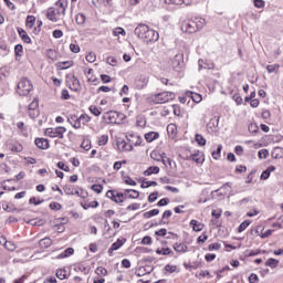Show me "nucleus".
I'll return each instance as SVG.
<instances>
[{"label": "nucleus", "mask_w": 283, "mask_h": 283, "mask_svg": "<svg viewBox=\"0 0 283 283\" xmlns=\"http://www.w3.org/2000/svg\"><path fill=\"white\" fill-rule=\"evenodd\" d=\"M39 244H40L41 249H50V247H52V239L44 238V239L40 240Z\"/></svg>", "instance_id": "nucleus-28"}, {"label": "nucleus", "mask_w": 283, "mask_h": 283, "mask_svg": "<svg viewBox=\"0 0 283 283\" xmlns=\"http://www.w3.org/2000/svg\"><path fill=\"white\" fill-rule=\"evenodd\" d=\"M277 264H280L277 259L271 258L265 261V266H270V269H277Z\"/></svg>", "instance_id": "nucleus-31"}, {"label": "nucleus", "mask_w": 283, "mask_h": 283, "mask_svg": "<svg viewBox=\"0 0 283 283\" xmlns=\"http://www.w3.org/2000/svg\"><path fill=\"white\" fill-rule=\"evenodd\" d=\"M90 120H92V118L90 117V115H87V114H82L81 116H80V123L82 122V123H90Z\"/></svg>", "instance_id": "nucleus-56"}, {"label": "nucleus", "mask_w": 283, "mask_h": 283, "mask_svg": "<svg viewBox=\"0 0 283 283\" xmlns=\"http://www.w3.org/2000/svg\"><path fill=\"white\" fill-rule=\"evenodd\" d=\"M32 82L25 77L18 83V94L20 96H28L32 92Z\"/></svg>", "instance_id": "nucleus-2"}, {"label": "nucleus", "mask_w": 283, "mask_h": 283, "mask_svg": "<svg viewBox=\"0 0 283 283\" xmlns=\"http://www.w3.org/2000/svg\"><path fill=\"white\" fill-rule=\"evenodd\" d=\"M28 115L30 118H36L39 116V101L33 99L28 107Z\"/></svg>", "instance_id": "nucleus-9"}, {"label": "nucleus", "mask_w": 283, "mask_h": 283, "mask_svg": "<svg viewBox=\"0 0 283 283\" xmlns=\"http://www.w3.org/2000/svg\"><path fill=\"white\" fill-rule=\"evenodd\" d=\"M57 167H59V169H62V171H70V167L65 166V164L63 161H59Z\"/></svg>", "instance_id": "nucleus-61"}, {"label": "nucleus", "mask_w": 283, "mask_h": 283, "mask_svg": "<svg viewBox=\"0 0 283 283\" xmlns=\"http://www.w3.org/2000/svg\"><path fill=\"white\" fill-rule=\"evenodd\" d=\"M67 132V129L63 126H59L55 128H46L45 135L50 136V138H63V134Z\"/></svg>", "instance_id": "nucleus-5"}, {"label": "nucleus", "mask_w": 283, "mask_h": 283, "mask_svg": "<svg viewBox=\"0 0 283 283\" xmlns=\"http://www.w3.org/2000/svg\"><path fill=\"white\" fill-rule=\"evenodd\" d=\"M90 112L93 114V116H99L101 115V108L96 106H90Z\"/></svg>", "instance_id": "nucleus-51"}, {"label": "nucleus", "mask_w": 283, "mask_h": 283, "mask_svg": "<svg viewBox=\"0 0 283 283\" xmlns=\"http://www.w3.org/2000/svg\"><path fill=\"white\" fill-rule=\"evenodd\" d=\"M148 30H149V27L147 24H139L135 29V34L136 36H138V39H142V41H144Z\"/></svg>", "instance_id": "nucleus-10"}, {"label": "nucleus", "mask_w": 283, "mask_h": 283, "mask_svg": "<svg viewBox=\"0 0 283 283\" xmlns=\"http://www.w3.org/2000/svg\"><path fill=\"white\" fill-rule=\"evenodd\" d=\"M85 14L83 13H77L75 17V21L77 23V25H85Z\"/></svg>", "instance_id": "nucleus-34"}, {"label": "nucleus", "mask_w": 283, "mask_h": 283, "mask_svg": "<svg viewBox=\"0 0 283 283\" xmlns=\"http://www.w3.org/2000/svg\"><path fill=\"white\" fill-rule=\"evenodd\" d=\"M96 275H103L104 277L107 276V269L103 266H98L95 270Z\"/></svg>", "instance_id": "nucleus-45"}, {"label": "nucleus", "mask_w": 283, "mask_h": 283, "mask_svg": "<svg viewBox=\"0 0 283 283\" xmlns=\"http://www.w3.org/2000/svg\"><path fill=\"white\" fill-rule=\"evenodd\" d=\"M56 277L59 280H65V277H67V275L65 274V270H57L56 271Z\"/></svg>", "instance_id": "nucleus-52"}, {"label": "nucleus", "mask_w": 283, "mask_h": 283, "mask_svg": "<svg viewBox=\"0 0 283 283\" xmlns=\"http://www.w3.org/2000/svg\"><path fill=\"white\" fill-rule=\"evenodd\" d=\"M255 8H264L265 2L264 0H254Z\"/></svg>", "instance_id": "nucleus-63"}, {"label": "nucleus", "mask_w": 283, "mask_h": 283, "mask_svg": "<svg viewBox=\"0 0 283 283\" xmlns=\"http://www.w3.org/2000/svg\"><path fill=\"white\" fill-rule=\"evenodd\" d=\"M187 160H193V163H197V165H202V163H205V155L198 150L195 154L188 156Z\"/></svg>", "instance_id": "nucleus-14"}, {"label": "nucleus", "mask_w": 283, "mask_h": 283, "mask_svg": "<svg viewBox=\"0 0 283 283\" xmlns=\"http://www.w3.org/2000/svg\"><path fill=\"white\" fill-rule=\"evenodd\" d=\"M29 223H31L32 227H43V220L36 221V219H32Z\"/></svg>", "instance_id": "nucleus-57"}, {"label": "nucleus", "mask_w": 283, "mask_h": 283, "mask_svg": "<svg viewBox=\"0 0 283 283\" xmlns=\"http://www.w3.org/2000/svg\"><path fill=\"white\" fill-rule=\"evenodd\" d=\"M70 255H74V250L72 248L66 249L64 252L57 255V260H63L64 258H70Z\"/></svg>", "instance_id": "nucleus-30"}, {"label": "nucleus", "mask_w": 283, "mask_h": 283, "mask_svg": "<svg viewBox=\"0 0 283 283\" xmlns=\"http://www.w3.org/2000/svg\"><path fill=\"white\" fill-rule=\"evenodd\" d=\"M106 198H109L113 200V202L120 205V202H125V200H127V192H116L114 190H108L106 192Z\"/></svg>", "instance_id": "nucleus-4"}, {"label": "nucleus", "mask_w": 283, "mask_h": 283, "mask_svg": "<svg viewBox=\"0 0 283 283\" xmlns=\"http://www.w3.org/2000/svg\"><path fill=\"white\" fill-rule=\"evenodd\" d=\"M123 244H125V240L118 239L115 243L112 244V251H118V249L123 247Z\"/></svg>", "instance_id": "nucleus-40"}, {"label": "nucleus", "mask_w": 283, "mask_h": 283, "mask_svg": "<svg viewBox=\"0 0 283 283\" xmlns=\"http://www.w3.org/2000/svg\"><path fill=\"white\" fill-rule=\"evenodd\" d=\"M15 56H22L23 55V45L17 44L14 46Z\"/></svg>", "instance_id": "nucleus-47"}, {"label": "nucleus", "mask_w": 283, "mask_h": 283, "mask_svg": "<svg viewBox=\"0 0 283 283\" xmlns=\"http://www.w3.org/2000/svg\"><path fill=\"white\" fill-rule=\"evenodd\" d=\"M76 190V188L73 185L66 184L63 187V191L66 196H74V191Z\"/></svg>", "instance_id": "nucleus-29"}, {"label": "nucleus", "mask_w": 283, "mask_h": 283, "mask_svg": "<svg viewBox=\"0 0 283 283\" xmlns=\"http://www.w3.org/2000/svg\"><path fill=\"white\" fill-rule=\"evenodd\" d=\"M126 138L128 140V143H130L132 147H140V145L143 144V137H140L138 134H134V133H127Z\"/></svg>", "instance_id": "nucleus-8"}, {"label": "nucleus", "mask_w": 283, "mask_h": 283, "mask_svg": "<svg viewBox=\"0 0 283 283\" xmlns=\"http://www.w3.org/2000/svg\"><path fill=\"white\" fill-rule=\"evenodd\" d=\"M233 101L237 103V105H240L242 103V96H240V94H234L233 95Z\"/></svg>", "instance_id": "nucleus-62"}, {"label": "nucleus", "mask_w": 283, "mask_h": 283, "mask_svg": "<svg viewBox=\"0 0 283 283\" xmlns=\"http://www.w3.org/2000/svg\"><path fill=\"white\" fill-rule=\"evenodd\" d=\"M112 3V0H93V6H104L107 8Z\"/></svg>", "instance_id": "nucleus-35"}, {"label": "nucleus", "mask_w": 283, "mask_h": 283, "mask_svg": "<svg viewBox=\"0 0 283 283\" xmlns=\"http://www.w3.org/2000/svg\"><path fill=\"white\" fill-rule=\"evenodd\" d=\"M136 125L137 127H145L147 125V119H145V116L138 115L136 117Z\"/></svg>", "instance_id": "nucleus-32"}, {"label": "nucleus", "mask_w": 283, "mask_h": 283, "mask_svg": "<svg viewBox=\"0 0 283 283\" xmlns=\"http://www.w3.org/2000/svg\"><path fill=\"white\" fill-rule=\"evenodd\" d=\"M192 21L195 23V28H197V32L199 30H202V28H205V25L207 24V21L202 18H195Z\"/></svg>", "instance_id": "nucleus-23"}, {"label": "nucleus", "mask_w": 283, "mask_h": 283, "mask_svg": "<svg viewBox=\"0 0 283 283\" xmlns=\"http://www.w3.org/2000/svg\"><path fill=\"white\" fill-rule=\"evenodd\" d=\"M165 155H166L165 153L160 154L158 150H153L150 153V158L153 160H156V163H163Z\"/></svg>", "instance_id": "nucleus-20"}, {"label": "nucleus", "mask_w": 283, "mask_h": 283, "mask_svg": "<svg viewBox=\"0 0 283 283\" xmlns=\"http://www.w3.org/2000/svg\"><path fill=\"white\" fill-rule=\"evenodd\" d=\"M124 193L127 195L126 198H130V199H134V200H136L140 196V192H138L137 190H133V189H126L124 191Z\"/></svg>", "instance_id": "nucleus-27"}, {"label": "nucleus", "mask_w": 283, "mask_h": 283, "mask_svg": "<svg viewBox=\"0 0 283 283\" xmlns=\"http://www.w3.org/2000/svg\"><path fill=\"white\" fill-rule=\"evenodd\" d=\"M92 190L95 191V193H102L103 192V186L101 185H93Z\"/></svg>", "instance_id": "nucleus-60"}, {"label": "nucleus", "mask_w": 283, "mask_h": 283, "mask_svg": "<svg viewBox=\"0 0 283 283\" xmlns=\"http://www.w3.org/2000/svg\"><path fill=\"white\" fill-rule=\"evenodd\" d=\"M249 282H250V283H258V274L252 273V274L249 276Z\"/></svg>", "instance_id": "nucleus-64"}, {"label": "nucleus", "mask_w": 283, "mask_h": 283, "mask_svg": "<svg viewBox=\"0 0 283 283\" xmlns=\"http://www.w3.org/2000/svg\"><path fill=\"white\" fill-rule=\"evenodd\" d=\"M195 140L197 143V145H200V147H205L207 145V139H205V137H202V135H196L195 136Z\"/></svg>", "instance_id": "nucleus-33"}, {"label": "nucleus", "mask_w": 283, "mask_h": 283, "mask_svg": "<svg viewBox=\"0 0 283 283\" xmlns=\"http://www.w3.org/2000/svg\"><path fill=\"white\" fill-rule=\"evenodd\" d=\"M86 61H87V63H94V61H96V54L87 53L86 54Z\"/></svg>", "instance_id": "nucleus-54"}, {"label": "nucleus", "mask_w": 283, "mask_h": 283, "mask_svg": "<svg viewBox=\"0 0 283 283\" xmlns=\"http://www.w3.org/2000/svg\"><path fill=\"white\" fill-rule=\"evenodd\" d=\"M59 70H67L72 67V62H60L57 63Z\"/></svg>", "instance_id": "nucleus-43"}, {"label": "nucleus", "mask_w": 283, "mask_h": 283, "mask_svg": "<svg viewBox=\"0 0 283 283\" xmlns=\"http://www.w3.org/2000/svg\"><path fill=\"white\" fill-rule=\"evenodd\" d=\"M158 213H160V210H158V209H153V210H150V211L145 212V213H144V218H147V219L154 218V216H158Z\"/></svg>", "instance_id": "nucleus-37"}, {"label": "nucleus", "mask_w": 283, "mask_h": 283, "mask_svg": "<svg viewBox=\"0 0 283 283\" xmlns=\"http://www.w3.org/2000/svg\"><path fill=\"white\" fill-rule=\"evenodd\" d=\"M249 224H251V221H243L240 226H239V228H238V231H239V233H242V231H245V229L249 227Z\"/></svg>", "instance_id": "nucleus-48"}, {"label": "nucleus", "mask_w": 283, "mask_h": 283, "mask_svg": "<svg viewBox=\"0 0 283 283\" xmlns=\"http://www.w3.org/2000/svg\"><path fill=\"white\" fill-rule=\"evenodd\" d=\"M35 145L39 149H48L50 147V143L45 138H36Z\"/></svg>", "instance_id": "nucleus-19"}, {"label": "nucleus", "mask_w": 283, "mask_h": 283, "mask_svg": "<svg viewBox=\"0 0 283 283\" xmlns=\"http://www.w3.org/2000/svg\"><path fill=\"white\" fill-rule=\"evenodd\" d=\"M176 94L172 92H164L153 96V101L156 104L169 103V101H174Z\"/></svg>", "instance_id": "nucleus-3"}, {"label": "nucleus", "mask_w": 283, "mask_h": 283, "mask_svg": "<svg viewBox=\"0 0 283 283\" xmlns=\"http://www.w3.org/2000/svg\"><path fill=\"white\" fill-rule=\"evenodd\" d=\"M73 81V90H78L81 87V82L75 76L72 77Z\"/></svg>", "instance_id": "nucleus-59"}, {"label": "nucleus", "mask_w": 283, "mask_h": 283, "mask_svg": "<svg viewBox=\"0 0 283 283\" xmlns=\"http://www.w3.org/2000/svg\"><path fill=\"white\" fill-rule=\"evenodd\" d=\"M36 21V18H34V15H28L27 17V28H34V23Z\"/></svg>", "instance_id": "nucleus-36"}, {"label": "nucleus", "mask_w": 283, "mask_h": 283, "mask_svg": "<svg viewBox=\"0 0 283 283\" xmlns=\"http://www.w3.org/2000/svg\"><path fill=\"white\" fill-rule=\"evenodd\" d=\"M186 96H190V98L193 101V103H201L202 102V95L198 93H193L191 91H188L186 93Z\"/></svg>", "instance_id": "nucleus-24"}, {"label": "nucleus", "mask_w": 283, "mask_h": 283, "mask_svg": "<svg viewBox=\"0 0 283 283\" xmlns=\"http://www.w3.org/2000/svg\"><path fill=\"white\" fill-rule=\"evenodd\" d=\"M159 35L158 32H156L154 29H148L146 32V35L144 36V41L146 43H150L151 41H158Z\"/></svg>", "instance_id": "nucleus-12"}, {"label": "nucleus", "mask_w": 283, "mask_h": 283, "mask_svg": "<svg viewBox=\"0 0 283 283\" xmlns=\"http://www.w3.org/2000/svg\"><path fill=\"white\" fill-rule=\"evenodd\" d=\"M113 34H114V36H120V34H122V36H125L127 34V32H125V29L118 27L113 31Z\"/></svg>", "instance_id": "nucleus-42"}, {"label": "nucleus", "mask_w": 283, "mask_h": 283, "mask_svg": "<svg viewBox=\"0 0 283 283\" xmlns=\"http://www.w3.org/2000/svg\"><path fill=\"white\" fill-rule=\"evenodd\" d=\"M107 63H108V65H112L113 67H115V65L118 63V61L114 56H108Z\"/></svg>", "instance_id": "nucleus-58"}, {"label": "nucleus", "mask_w": 283, "mask_h": 283, "mask_svg": "<svg viewBox=\"0 0 283 283\" xmlns=\"http://www.w3.org/2000/svg\"><path fill=\"white\" fill-rule=\"evenodd\" d=\"M174 250L177 253H187V251H189V248L185 243H175L174 244Z\"/></svg>", "instance_id": "nucleus-22"}, {"label": "nucleus", "mask_w": 283, "mask_h": 283, "mask_svg": "<svg viewBox=\"0 0 283 283\" xmlns=\"http://www.w3.org/2000/svg\"><path fill=\"white\" fill-rule=\"evenodd\" d=\"M181 31L186 34H193L197 32L196 23L193 20H188L181 23Z\"/></svg>", "instance_id": "nucleus-7"}, {"label": "nucleus", "mask_w": 283, "mask_h": 283, "mask_svg": "<svg viewBox=\"0 0 283 283\" xmlns=\"http://www.w3.org/2000/svg\"><path fill=\"white\" fill-rule=\"evenodd\" d=\"M149 187H158V182L156 181H143L142 189H149Z\"/></svg>", "instance_id": "nucleus-39"}, {"label": "nucleus", "mask_w": 283, "mask_h": 283, "mask_svg": "<svg viewBox=\"0 0 283 283\" xmlns=\"http://www.w3.org/2000/svg\"><path fill=\"white\" fill-rule=\"evenodd\" d=\"M118 151H133L134 146L132 144H127L124 139L117 142Z\"/></svg>", "instance_id": "nucleus-15"}, {"label": "nucleus", "mask_w": 283, "mask_h": 283, "mask_svg": "<svg viewBox=\"0 0 283 283\" xmlns=\"http://www.w3.org/2000/svg\"><path fill=\"white\" fill-rule=\"evenodd\" d=\"M4 248L8 251H17V243L12 242V241H8L7 245H4Z\"/></svg>", "instance_id": "nucleus-49"}, {"label": "nucleus", "mask_w": 283, "mask_h": 283, "mask_svg": "<svg viewBox=\"0 0 283 283\" xmlns=\"http://www.w3.org/2000/svg\"><path fill=\"white\" fill-rule=\"evenodd\" d=\"M67 122L74 129H81V118L76 115H69Z\"/></svg>", "instance_id": "nucleus-16"}, {"label": "nucleus", "mask_w": 283, "mask_h": 283, "mask_svg": "<svg viewBox=\"0 0 283 283\" xmlns=\"http://www.w3.org/2000/svg\"><path fill=\"white\" fill-rule=\"evenodd\" d=\"M18 34L24 43H32V39H30V35H28V32H25V30L18 28Z\"/></svg>", "instance_id": "nucleus-21"}, {"label": "nucleus", "mask_w": 283, "mask_h": 283, "mask_svg": "<svg viewBox=\"0 0 283 283\" xmlns=\"http://www.w3.org/2000/svg\"><path fill=\"white\" fill-rule=\"evenodd\" d=\"M56 11L65 17V10H67V0H57L54 4Z\"/></svg>", "instance_id": "nucleus-13"}, {"label": "nucleus", "mask_w": 283, "mask_h": 283, "mask_svg": "<svg viewBox=\"0 0 283 283\" xmlns=\"http://www.w3.org/2000/svg\"><path fill=\"white\" fill-rule=\"evenodd\" d=\"M108 140H109L108 135H102L98 139L99 147H104V145H107Z\"/></svg>", "instance_id": "nucleus-41"}, {"label": "nucleus", "mask_w": 283, "mask_h": 283, "mask_svg": "<svg viewBox=\"0 0 283 283\" xmlns=\"http://www.w3.org/2000/svg\"><path fill=\"white\" fill-rule=\"evenodd\" d=\"M144 138L147 143H154V140H158L160 138V134L158 132H149L144 135Z\"/></svg>", "instance_id": "nucleus-17"}, {"label": "nucleus", "mask_w": 283, "mask_h": 283, "mask_svg": "<svg viewBox=\"0 0 283 283\" xmlns=\"http://www.w3.org/2000/svg\"><path fill=\"white\" fill-rule=\"evenodd\" d=\"M63 17L65 15L60 13L55 7L50 8L46 11V18L49 19V21H52L53 23L61 21Z\"/></svg>", "instance_id": "nucleus-6"}, {"label": "nucleus", "mask_w": 283, "mask_h": 283, "mask_svg": "<svg viewBox=\"0 0 283 283\" xmlns=\"http://www.w3.org/2000/svg\"><path fill=\"white\" fill-rule=\"evenodd\" d=\"M220 154H222V144L217 146V151H212V158H214V160L220 159Z\"/></svg>", "instance_id": "nucleus-38"}, {"label": "nucleus", "mask_w": 283, "mask_h": 283, "mask_svg": "<svg viewBox=\"0 0 283 283\" xmlns=\"http://www.w3.org/2000/svg\"><path fill=\"white\" fill-rule=\"evenodd\" d=\"M190 227H192V231L200 232L205 229V223L199 222L198 220L192 219L190 221Z\"/></svg>", "instance_id": "nucleus-18"}, {"label": "nucleus", "mask_w": 283, "mask_h": 283, "mask_svg": "<svg viewBox=\"0 0 283 283\" xmlns=\"http://www.w3.org/2000/svg\"><path fill=\"white\" fill-rule=\"evenodd\" d=\"M156 253H157V255H170L171 249L164 248L161 250H157Z\"/></svg>", "instance_id": "nucleus-46"}, {"label": "nucleus", "mask_w": 283, "mask_h": 283, "mask_svg": "<svg viewBox=\"0 0 283 283\" xmlns=\"http://www.w3.org/2000/svg\"><path fill=\"white\" fill-rule=\"evenodd\" d=\"M153 174H160V168L158 166H150L144 171V176H153Z\"/></svg>", "instance_id": "nucleus-25"}, {"label": "nucleus", "mask_w": 283, "mask_h": 283, "mask_svg": "<svg viewBox=\"0 0 283 283\" xmlns=\"http://www.w3.org/2000/svg\"><path fill=\"white\" fill-rule=\"evenodd\" d=\"M259 158L265 160V158H269V150L261 149L259 150Z\"/></svg>", "instance_id": "nucleus-50"}, {"label": "nucleus", "mask_w": 283, "mask_h": 283, "mask_svg": "<svg viewBox=\"0 0 283 283\" xmlns=\"http://www.w3.org/2000/svg\"><path fill=\"white\" fill-rule=\"evenodd\" d=\"M70 50L74 54H78V52H81V46H78V44H70Z\"/></svg>", "instance_id": "nucleus-53"}, {"label": "nucleus", "mask_w": 283, "mask_h": 283, "mask_svg": "<svg viewBox=\"0 0 283 283\" xmlns=\"http://www.w3.org/2000/svg\"><path fill=\"white\" fill-rule=\"evenodd\" d=\"M103 119L106 120V123L108 124L120 125V122L118 119L124 120L125 115L120 112L109 111L104 113Z\"/></svg>", "instance_id": "nucleus-1"}, {"label": "nucleus", "mask_w": 283, "mask_h": 283, "mask_svg": "<svg viewBox=\"0 0 283 283\" xmlns=\"http://www.w3.org/2000/svg\"><path fill=\"white\" fill-rule=\"evenodd\" d=\"M277 70H280L279 64H271L266 66V71L269 72V74H273V72H277Z\"/></svg>", "instance_id": "nucleus-44"}, {"label": "nucleus", "mask_w": 283, "mask_h": 283, "mask_svg": "<svg viewBox=\"0 0 283 283\" xmlns=\"http://www.w3.org/2000/svg\"><path fill=\"white\" fill-rule=\"evenodd\" d=\"M178 268L176 266V265H171V264H167L166 266H165V271H167L168 273H176V270H177Z\"/></svg>", "instance_id": "nucleus-55"}, {"label": "nucleus", "mask_w": 283, "mask_h": 283, "mask_svg": "<svg viewBox=\"0 0 283 283\" xmlns=\"http://www.w3.org/2000/svg\"><path fill=\"white\" fill-rule=\"evenodd\" d=\"M148 83L149 78L147 77V75H139L135 82L137 90H145Z\"/></svg>", "instance_id": "nucleus-11"}, {"label": "nucleus", "mask_w": 283, "mask_h": 283, "mask_svg": "<svg viewBox=\"0 0 283 283\" xmlns=\"http://www.w3.org/2000/svg\"><path fill=\"white\" fill-rule=\"evenodd\" d=\"M161 163L165 167H170V169H174V167H176V161L167 157V154L164 155V159L161 160Z\"/></svg>", "instance_id": "nucleus-26"}]
</instances>
